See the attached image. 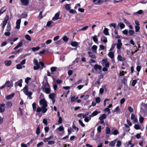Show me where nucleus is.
<instances>
[{
  "label": "nucleus",
  "instance_id": "obj_61",
  "mask_svg": "<svg viewBox=\"0 0 147 147\" xmlns=\"http://www.w3.org/2000/svg\"><path fill=\"white\" fill-rule=\"evenodd\" d=\"M129 33L130 35H132L134 34V32L132 30H129Z\"/></svg>",
  "mask_w": 147,
  "mask_h": 147
},
{
  "label": "nucleus",
  "instance_id": "obj_22",
  "mask_svg": "<svg viewBox=\"0 0 147 147\" xmlns=\"http://www.w3.org/2000/svg\"><path fill=\"white\" fill-rule=\"evenodd\" d=\"M107 116L105 114H102L99 117V119L100 120H103L104 119H106V118Z\"/></svg>",
  "mask_w": 147,
  "mask_h": 147
},
{
  "label": "nucleus",
  "instance_id": "obj_52",
  "mask_svg": "<svg viewBox=\"0 0 147 147\" xmlns=\"http://www.w3.org/2000/svg\"><path fill=\"white\" fill-rule=\"evenodd\" d=\"M139 26H135V31L136 32H138L140 29V28Z\"/></svg>",
  "mask_w": 147,
  "mask_h": 147
},
{
  "label": "nucleus",
  "instance_id": "obj_64",
  "mask_svg": "<svg viewBox=\"0 0 147 147\" xmlns=\"http://www.w3.org/2000/svg\"><path fill=\"white\" fill-rule=\"evenodd\" d=\"M79 122L82 127H84L85 126V125L83 123L82 121L81 120H79Z\"/></svg>",
  "mask_w": 147,
  "mask_h": 147
},
{
  "label": "nucleus",
  "instance_id": "obj_31",
  "mask_svg": "<svg viewBox=\"0 0 147 147\" xmlns=\"http://www.w3.org/2000/svg\"><path fill=\"white\" fill-rule=\"evenodd\" d=\"M35 65H36V66H34L33 67V69L34 70H37L40 68L38 63Z\"/></svg>",
  "mask_w": 147,
  "mask_h": 147
},
{
  "label": "nucleus",
  "instance_id": "obj_41",
  "mask_svg": "<svg viewBox=\"0 0 147 147\" xmlns=\"http://www.w3.org/2000/svg\"><path fill=\"white\" fill-rule=\"evenodd\" d=\"M9 16L7 15L5 16V19L3 21V22H5L6 23H7V22L8 21V20H9Z\"/></svg>",
  "mask_w": 147,
  "mask_h": 147
},
{
  "label": "nucleus",
  "instance_id": "obj_51",
  "mask_svg": "<svg viewBox=\"0 0 147 147\" xmlns=\"http://www.w3.org/2000/svg\"><path fill=\"white\" fill-rule=\"evenodd\" d=\"M116 24L114 23H111L109 25V26L111 27V26L113 27L114 28H115L116 27Z\"/></svg>",
  "mask_w": 147,
  "mask_h": 147
},
{
  "label": "nucleus",
  "instance_id": "obj_6",
  "mask_svg": "<svg viewBox=\"0 0 147 147\" xmlns=\"http://www.w3.org/2000/svg\"><path fill=\"white\" fill-rule=\"evenodd\" d=\"M102 61L103 65H104L106 67H109V63L106 59H103Z\"/></svg>",
  "mask_w": 147,
  "mask_h": 147
},
{
  "label": "nucleus",
  "instance_id": "obj_1",
  "mask_svg": "<svg viewBox=\"0 0 147 147\" xmlns=\"http://www.w3.org/2000/svg\"><path fill=\"white\" fill-rule=\"evenodd\" d=\"M40 104L42 106V107H38L36 110V112L37 113L40 112L42 111L43 113H45L47 112V109L46 107H47V101L45 99H42L39 102Z\"/></svg>",
  "mask_w": 147,
  "mask_h": 147
},
{
  "label": "nucleus",
  "instance_id": "obj_29",
  "mask_svg": "<svg viewBox=\"0 0 147 147\" xmlns=\"http://www.w3.org/2000/svg\"><path fill=\"white\" fill-rule=\"evenodd\" d=\"M5 86L8 87H10L11 86H12L11 85V84H10V82L9 81H7L5 83Z\"/></svg>",
  "mask_w": 147,
  "mask_h": 147
},
{
  "label": "nucleus",
  "instance_id": "obj_12",
  "mask_svg": "<svg viewBox=\"0 0 147 147\" xmlns=\"http://www.w3.org/2000/svg\"><path fill=\"white\" fill-rule=\"evenodd\" d=\"M88 112H87L85 114L81 113L78 115V117H83V118L87 117L89 115Z\"/></svg>",
  "mask_w": 147,
  "mask_h": 147
},
{
  "label": "nucleus",
  "instance_id": "obj_48",
  "mask_svg": "<svg viewBox=\"0 0 147 147\" xmlns=\"http://www.w3.org/2000/svg\"><path fill=\"white\" fill-rule=\"evenodd\" d=\"M31 80V78H30L27 77L25 80V82L27 84H28L29 83V81Z\"/></svg>",
  "mask_w": 147,
  "mask_h": 147
},
{
  "label": "nucleus",
  "instance_id": "obj_20",
  "mask_svg": "<svg viewBox=\"0 0 147 147\" xmlns=\"http://www.w3.org/2000/svg\"><path fill=\"white\" fill-rule=\"evenodd\" d=\"M101 40L102 41L105 43H106L107 42V38L104 36H102Z\"/></svg>",
  "mask_w": 147,
  "mask_h": 147
},
{
  "label": "nucleus",
  "instance_id": "obj_44",
  "mask_svg": "<svg viewBox=\"0 0 147 147\" xmlns=\"http://www.w3.org/2000/svg\"><path fill=\"white\" fill-rule=\"evenodd\" d=\"M25 38L28 41H31V40L30 36L28 34L25 35Z\"/></svg>",
  "mask_w": 147,
  "mask_h": 147
},
{
  "label": "nucleus",
  "instance_id": "obj_62",
  "mask_svg": "<svg viewBox=\"0 0 147 147\" xmlns=\"http://www.w3.org/2000/svg\"><path fill=\"white\" fill-rule=\"evenodd\" d=\"M134 127L137 130L140 129V127L139 125L138 124L135 125L134 126Z\"/></svg>",
  "mask_w": 147,
  "mask_h": 147
},
{
  "label": "nucleus",
  "instance_id": "obj_53",
  "mask_svg": "<svg viewBox=\"0 0 147 147\" xmlns=\"http://www.w3.org/2000/svg\"><path fill=\"white\" fill-rule=\"evenodd\" d=\"M16 68L18 69H21L22 68V67L21 64H18L16 65Z\"/></svg>",
  "mask_w": 147,
  "mask_h": 147
},
{
  "label": "nucleus",
  "instance_id": "obj_26",
  "mask_svg": "<svg viewBox=\"0 0 147 147\" xmlns=\"http://www.w3.org/2000/svg\"><path fill=\"white\" fill-rule=\"evenodd\" d=\"M103 33L106 35H109V32L108 29L106 28H105L103 31Z\"/></svg>",
  "mask_w": 147,
  "mask_h": 147
},
{
  "label": "nucleus",
  "instance_id": "obj_21",
  "mask_svg": "<svg viewBox=\"0 0 147 147\" xmlns=\"http://www.w3.org/2000/svg\"><path fill=\"white\" fill-rule=\"evenodd\" d=\"M88 54L89 55V56L92 58H95L96 57L94 54L90 51H89L88 52Z\"/></svg>",
  "mask_w": 147,
  "mask_h": 147
},
{
  "label": "nucleus",
  "instance_id": "obj_55",
  "mask_svg": "<svg viewBox=\"0 0 147 147\" xmlns=\"http://www.w3.org/2000/svg\"><path fill=\"white\" fill-rule=\"evenodd\" d=\"M123 21L127 25H129L130 24L129 22L125 19H123Z\"/></svg>",
  "mask_w": 147,
  "mask_h": 147
},
{
  "label": "nucleus",
  "instance_id": "obj_38",
  "mask_svg": "<svg viewBox=\"0 0 147 147\" xmlns=\"http://www.w3.org/2000/svg\"><path fill=\"white\" fill-rule=\"evenodd\" d=\"M116 146L117 147H120L121 145V142L120 140H117V142Z\"/></svg>",
  "mask_w": 147,
  "mask_h": 147
},
{
  "label": "nucleus",
  "instance_id": "obj_45",
  "mask_svg": "<svg viewBox=\"0 0 147 147\" xmlns=\"http://www.w3.org/2000/svg\"><path fill=\"white\" fill-rule=\"evenodd\" d=\"M57 69V67H52L51 68V70L52 73L55 71Z\"/></svg>",
  "mask_w": 147,
  "mask_h": 147
},
{
  "label": "nucleus",
  "instance_id": "obj_42",
  "mask_svg": "<svg viewBox=\"0 0 147 147\" xmlns=\"http://www.w3.org/2000/svg\"><path fill=\"white\" fill-rule=\"evenodd\" d=\"M40 49V47H33L32 49V50L34 51H36L39 50Z\"/></svg>",
  "mask_w": 147,
  "mask_h": 147
},
{
  "label": "nucleus",
  "instance_id": "obj_36",
  "mask_svg": "<svg viewBox=\"0 0 147 147\" xmlns=\"http://www.w3.org/2000/svg\"><path fill=\"white\" fill-rule=\"evenodd\" d=\"M138 80V78L137 79H135L133 80L132 82V86H134L136 84Z\"/></svg>",
  "mask_w": 147,
  "mask_h": 147
},
{
  "label": "nucleus",
  "instance_id": "obj_60",
  "mask_svg": "<svg viewBox=\"0 0 147 147\" xmlns=\"http://www.w3.org/2000/svg\"><path fill=\"white\" fill-rule=\"evenodd\" d=\"M96 101L97 103H99L100 101V98L99 97H98L96 98Z\"/></svg>",
  "mask_w": 147,
  "mask_h": 147
},
{
  "label": "nucleus",
  "instance_id": "obj_33",
  "mask_svg": "<svg viewBox=\"0 0 147 147\" xmlns=\"http://www.w3.org/2000/svg\"><path fill=\"white\" fill-rule=\"evenodd\" d=\"M92 39L96 43H97L98 39L97 38V36L96 35H94L92 37Z\"/></svg>",
  "mask_w": 147,
  "mask_h": 147
},
{
  "label": "nucleus",
  "instance_id": "obj_32",
  "mask_svg": "<svg viewBox=\"0 0 147 147\" xmlns=\"http://www.w3.org/2000/svg\"><path fill=\"white\" fill-rule=\"evenodd\" d=\"M23 50L22 49H20L16 51H13L12 52L11 54H16L17 53H18L20 52L21 51Z\"/></svg>",
  "mask_w": 147,
  "mask_h": 147
},
{
  "label": "nucleus",
  "instance_id": "obj_17",
  "mask_svg": "<svg viewBox=\"0 0 147 147\" xmlns=\"http://www.w3.org/2000/svg\"><path fill=\"white\" fill-rule=\"evenodd\" d=\"M15 94L12 93L10 95H7L6 96V99L7 100H9L11 99L14 96Z\"/></svg>",
  "mask_w": 147,
  "mask_h": 147
},
{
  "label": "nucleus",
  "instance_id": "obj_16",
  "mask_svg": "<svg viewBox=\"0 0 147 147\" xmlns=\"http://www.w3.org/2000/svg\"><path fill=\"white\" fill-rule=\"evenodd\" d=\"M42 84L44 88L48 87L49 86L47 81H46V80H44L42 82Z\"/></svg>",
  "mask_w": 147,
  "mask_h": 147
},
{
  "label": "nucleus",
  "instance_id": "obj_8",
  "mask_svg": "<svg viewBox=\"0 0 147 147\" xmlns=\"http://www.w3.org/2000/svg\"><path fill=\"white\" fill-rule=\"evenodd\" d=\"M21 22V19H19L16 22V28L17 29H19L20 27V24Z\"/></svg>",
  "mask_w": 147,
  "mask_h": 147
},
{
  "label": "nucleus",
  "instance_id": "obj_15",
  "mask_svg": "<svg viewBox=\"0 0 147 147\" xmlns=\"http://www.w3.org/2000/svg\"><path fill=\"white\" fill-rule=\"evenodd\" d=\"M44 90L45 92V93L47 94L49 93L51 89L49 87H45L44 89Z\"/></svg>",
  "mask_w": 147,
  "mask_h": 147
},
{
  "label": "nucleus",
  "instance_id": "obj_37",
  "mask_svg": "<svg viewBox=\"0 0 147 147\" xmlns=\"http://www.w3.org/2000/svg\"><path fill=\"white\" fill-rule=\"evenodd\" d=\"M27 16V14L26 12H24L21 15V17L22 18H26Z\"/></svg>",
  "mask_w": 147,
  "mask_h": 147
},
{
  "label": "nucleus",
  "instance_id": "obj_18",
  "mask_svg": "<svg viewBox=\"0 0 147 147\" xmlns=\"http://www.w3.org/2000/svg\"><path fill=\"white\" fill-rule=\"evenodd\" d=\"M117 59L118 61H123L124 60V58L122 57L120 55H119L117 56Z\"/></svg>",
  "mask_w": 147,
  "mask_h": 147
},
{
  "label": "nucleus",
  "instance_id": "obj_13",
  "mask_svg": "<svg viewBox=\"0 0 147 147\" xmlns=\"http://www.w3.org/2000/svg\"><path fill=\"white\" fill-rule=\"evenodd\" d=\"M100 113V111L98 112V111H96L93 112L92 114L91 115L89 116V117L90 118L96 115L98 113Z\"/></svg>",
  "mask_w": 147,
  "mask_h": 147
},
{
  "label": "nucleus",
  "instance_id": "obj_54",
  "mask_svg": "<svg viewBox=\"0 0 147 147\" xmlns=\"http://www.w3.org/2000/svg\"><path fill=\"white\" fill-rule=\"evenodd\" d=\"M63 39L65 42H67L68 40V38L66 36H64L63 38Z\"/></svg>",
  "mask_w": 147,
  "mask_h": 147
},
{
  "label": "nucleus",
  "instance_id": "obj_9",
  "mask_svg": "<svg viewBox=\"0 0 147 147\" xmlns=\"http://www.w3.org/2000/svg\"><path fill=\"white\" fill-rule=\"evenodd\" d=\"M5 104H3L0 105V112L1 113L4 112L5 110Z\"/></svg>",
  "mask_w": 147,
  "mask_h": 147
},
{
  "label": "nucleus",
  "instance_id": "obj_50",
  "mask_svg": "<svg viewBox=\"0 0 147 147\" xmlns=\"http://www.w3.org/2000/svg\"><path fill=\"white\" fill-rule=\"evenodd\" d=\"M70 5L69 4H67L65 6V9L67 10H69L70 9Z\"/></svg>",
  "mask_w": 147,
  "mask_h": 147
},
{
  "label": "nucleus",
  "instance_id": "obj_2",
  "mask_svg": "<svg viewBox=\"0 0 147 147\" xmlns=\"http://www.w3.org/2000/svg\"><path fill=\"white\" fill-rule=\"evenodd\" d=\"M94 68L96 73H100V72L99 71L101 70L102 67L98 64H95L94 67Z\"/></svg>",
  "mask_w": 147,
  "mask_h": 147
},
{
  "label": "nucleus",
  "instance_id": "obj_24",
  "mask_svg": "<svg viewBox=\"0 0 147 147\" xmlns=\"http://www.w3.org/2000/svg\"><path fill=\"white\" fill-rule=\"evenodd\" d=\"M12 104L10 101H8L6 103V107L7 108H10L12 106Z\"/></svg>",
  "mask_w": 147,
  "mask_h": 147
},
{
  "label": "nucleus",
  "instance_id": "obj_39",
  "mask_svg": "<svg viewBox=\"0 0 147 147\" xmlns=\"http://www.w3.org/2000/svg\"><path fill=\"white\" fill-rule=\"evenodd\" d=\"M52 23H54L52 21H49L47 22V26L48 27H51L52 26H51V25L52 24Z\"/></svg>",
  "mask_w": 147,
  "mask_h": 147
},
{
  "label": "nucleus",
  "instance_id": "obj_35",
  "mask_svg": "<svg viewBox=\"0 0 147 147\" xmlns=\"http://www.w3.org/2000/svg\"><path fill=\"white\" fill-rule=\"evenodd\" d=\"M119 25L121 29L124 28L125 27V25L122 22L119 23Z\"/></svg>",
  "mask_w": 147,
  "mask_h": 147
},
{
  "label": "nucleus",
  "instance_id": "obj_7",
  "mask_svg": "<svg viewBox=\"0 0 147 147\" xmlns=\"http://www.w3.org/2000/svg\"><path fill=\"white\" fill-rule=\"evenodd\" d=\"M131 119L133 120L134 122H137L138 121L137 118L136 117L134 113H132L131 116Z\"/></svg>",
  "mask_w": 147,
  "mask_h": 147
},
{
  "label": "nucleus",
  "instance_id": "obj_59",
  "mask_svg": "<svg viewBox=\"0 0 147 147\" xmlns=\"http://www.w3.org/2000/svg\"><path fill=\"white\" fill-rule=\"evenodd\" d=\"M55 141L52 140L49 141L48 142V144L49 145H51L55 144Z\"/></svg>",
  "mask_w": 147,
  "mask_h": 147
},
{
  "label": "nucleus",
  "instance_id": "obj_3",
  "mask_svg": "<svg viewBox=\"0 0 147 147\" xmlns=\"http://www.w3.org/2000/svg\"><path fill=\"white\" fill-rule=\"evenodd\" d=\"M60 16V13L59 12H58L56 13L54 17L53 18L52 20L53 21H55L57 20L58 19H60V18H59Z\"/></svg>",
  "mask_w": 147,
  "mask_h": 147
},
{
  "label": "nucleus",
  "instance_id": "obj_47",
  "mask_svg": "<svg viewBox=\"0 0 147 147\" xmlns=\"http://www.w3.org/2000/svg\"><path fill=\"white\" fill-rule=\"evenodd\" d=\"M119 110V106L117 107L113 110L112 111L113 113L117 112Z\"/></svg>",
  "mask_w": 147,
  "mask_h": 147
},
{
  "label": "nucleus",
  "instance_id": "obj_14",
  "mask_svg": "<svg viewBox=\"0 0 147 147\" xmlns=\"http://www.w3.org/2000/svg\"><path fill=\"white\" fill-rule=\"evenodd\" d=\"M22 79L20 80L18 82H16L15 84V86L18 85L20 87L22 86Z\"/></svg>",
  "mask_w": 147,
  "mask_h": 147
},
{
  "label": "nucleus",
  "instance_id": "obj_4",
  "mask_svg": "<svg viewBox=\"0 0 147 147\" xmlns=\"http://www.w3.org/2000/svg\"><path fill=\"white\" fill-rule=\"evenodd\" d=\"M55 94L54 93H52L49 95V98L52 100L53 104H54L55 102Z\"/></svg>",
  "mask_w": 147,
  "mask_h": 147
},
{
  "label": "nucleus",
  "instance_id": "obj_10",
  "mask_svg": "<svg viewBox=\"0 0 147 147\" xmlns=\"http://www.w3.org/2000/svg\"><path fill=\"white\" fill-rule=\"evenodd\" d=\"M21 2L22 5H27L29 3V0H21Z\"/></svg>",
  "mask_w": 147,
  "mask_h": 147
},
{
  "label": "nucleus",
  "instance_id": "obj_49",
  "mask_svg": "<svg viewBox=\"0 0 147 147\" xmlns=\"http://www.w3.org/2000/svg\"><path fill=\"white\" fill-rule=\"evenodd\" d=\"M106 132L107 134H109L110 132V129L108 127H107L106 129Z\"/></svg>",
  "mask_w": 147,
  "mask_h": 147
},
{
  "label": "nucleus",
  "instance_id": "obj_56",
  "mask_svg": "<svg viewBox=\"0 0 147 147\" xmlns=\"http://www.w3.org/2000/svg\"><path fill=\"white\" fill-rule=\"evenodd\" d=\"M32 94V93L31 92H29V93L27 95L28 96L29 98L30 99L32 98V97L31 96Z\"/></svg>",
  "mask_w": 147,
  "mask_h": 147
},
{
  "label": "nucleus",
  "instance_id": "obj_27",
  "mask_svg": "<svg viewBox=\"0 0 147 147\" xmlns=\"http://www.w3.org/2000/svg\"><path fill=\"white\" fill-rule=\"evenodd\" d=\"M23 44V43L22 42H20L14 48V49L15 50H16L19 48L21 47Z\"/></svg>",
  "mask_w": 147,
  "mask_h": 147
},
{
  "label": "nucleus",
  "instance_id": "obj_57",
  "mask_svg": "<svg viewBox=\"0 0 147 147\" xmlns=\"http://www.w3.org/2000/svg\"><path fill=\"white\" fill-rule=\"evenodd\" d=\"M72 127L73 129L76 130L77 131H78L79 130L78 128L75 125H74V123H73V125Z\"/></svg>",
  "mask_w": 147,
  "mask_h": 147
},
{
  "label": "nucleus",
  "instance_id": "obj_43",
  "mask_svg": "<svg viewBox=\"0 0 147 147\" xmlns=\"http://www.w3.org/2000/svg\"><path fill=\"white\" fill-rule=\"evenodd\" d=\"M40 128L39 126H38L37 127L36 131V133L37 135H39L40 133Z\"/></svg>",
  "mask_w": 147,
  "mask_h": 147
},
{
  "label": "nucleus",
  "instance_id": "obj_58",
  "mask_svg": "<svg viewBox=\"0 0 147 147\" xmlns=\"http://www.w3.org/2000/svg\"><path fill=\"white\" fill-rule=\"evenodd\" d=\"M6 24L7 23L3 22V23L1 24V25L2 26V29L3 30H4V28L5 25H6Z\"/></svg>",
  "mask_w": 147,
  "mask_h": 147
},
{
  "label": "nucleus",
  "instance_id": "obj_25",
  "mask_svg": "<svg viewBox=\"0 0 147 147\" xmlns=\"http://www.w3.org/2000/svg\"><path fill=\"white\" fill-rule=\"evenodd\" d=\"M71 45L73 47H76L79 45V43L76 41H74L71 42Z\"/></svg>",
  "mask_w": 147,
  "mask_h": 147
},
{
  "label": "nucleus",
  "instance_id": "obj_63",
  "mask_svg": "<svg viewBox=\"0 0 147 147\" xmlns=\"http://www.w3.org/2000/svg\"><path fill=\"white\" fill-rule=\"evenodd\" d=\"M39 63L40 65L41 66V69H42L44 67V63L42 61H40Z\"/></svg>",
  "mask_w": 147,
  "mask_h": 147
},
{
  "label": "nucleus",
  "instance_id": "obj_28",
  "mask_svg": "<svg viewBox=\"0 0 147 147\" xmlns=\"http://www.w3.org/2000/svg\"><path fill=\"white\" fill-rule=\"evenodd\" d=\"M108 56L111 59H113L114 58V55L113 53L112 52H109L108 54Z\"/></svg>",
  "mask_w": 147,
  "mask_h": 147
},
{
  "label": "nucleus",
  "instance_id": "obj_46",
  "mask_svg": "<svg viewBox=\"0 0 147 147\" xmlns=\"http://www.w3.org/2000/svg\"><path fill=\"white\" fill-rule=\"evenodd\" d=\"M33 109L34 111H35L36 108V103L34 102L32 104Z\"/></svg>",
  "mask_w": 147,
  "mask_h": 147
},
{
  "label": "nucleus",
  "instance_id": "obj_19",
  "mask_svg": "<svg viewBox=\"0 0 147 147\" xmlns=\"http://www.w3.org/2000/svg\"><path fill=\"white\" fill-rule=\"evenodd\" d=\"M117 140V139L115 140H114L110 142L109 143V145L112 147L114 146L115 144V142Z\"/></svg>",
  "mask_w": 147,
  "mask_h": 147
},
{
  "label": "nucleus",
  "instance_id": "obj_30",
  "mask_svg": "<svg viewBox=\"0 0 147 147\" xmlns=\"http://www.w3.org/2000/svg\"><path fill=\"white\" fill-rule=\"evenodd\" d=\"M11 27L10 24L8 23L7 25L6 31L7 32H9L11 30Z\"/></svg>",
  "mask_w": 147,
  "mask_h": 147
},
{
  "label": "nucleus",
  "instance_id": "obj_11",
  "mask_svg": "<svg viewBox=\"0 0 147 147\" xmlns=\"http://www.w3.org/2000/svg\"><path fill=\"white\" fill-rule=\"evenodd\" d=\"M23 90L25 95H28L29 93V92H28V86H26L23 89Z\"/></svg>",
  "mask_w": 147,
  "mask_h": 147
},
{
  "label": "nucleus",
  "instance_id": "obj_23",
  "mask_svg": "<svg viewBox=\"0 0 147 147\" xmlns=\"http://www.w3.org/2000/svg\"><path fill=\"white\" fill-rule=\"evenodd\" d=\"M97 46L96 45H93L92 46V49L94 53H96V50L97 49Z\"/></svg>",
  "mask_w": 147,
  "mask_h": 147
},
{
  "label": "nucleus",
  "instance_id": "obj_40",
  "mask_svg": "<svg viewBox=\"0 0 147 147\" xmlns=\"http://www.w3.org/2000/svg\"><path fill=\"white\" fill-rule=\"evenodd\" d=\"M142 12H143L142 10H139L137 12H134V14L135 15H136L138 14H141L142 13Z\"/></svg>",
  "mask_w": 147,
  "mask_h": 147
},
{
  "label": "nucleus",
  "instance_id": "obj_34",
  "mask_svg": "<svg viewBox=\"0 0 147 147\" xmlns=\"http://www.w3.org/2000/svg\"><path fill=\"white\" fill-rule=\"evenodd\" d=\"M11 61H5V63L6 65L7 66H10L11 64Z\"/></svg>",
  "mask_w": 147,
  "mask_h": 147
},
{
  "label": "nucleus",
  "instance_id": "obj_5",
  "mask_svg": "<svg viewBox=\"0 0 147 147\" xmlns=\"http://www.w3.org/2000/svg\"><path fill=\"white\" fill-rule=\"evenodd\" d=\"M122 45V43L121 42V40L120 39H119L117 41V47L118 49H121Z\"/></svg>",
  "mask_w": 147,
  "mask_h": 147
}]
</instances>
